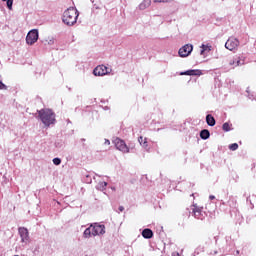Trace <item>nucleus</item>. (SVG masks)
Here are the masks:
<instances>
[{"mask_svg":"<svg viewBox=\"0 0 256 256\" xmlns=\"http://www.w3.org/2000/svg\"><path fill=\"white\" fill-rule=\"evenodd\" d=\"M18 233L21 237L22 243H29V230L25 227H20Z\"/></svg>","mask_w":256,"mask_h":256,"instance_id":"obj_9","label":"nucleus"},{"mask_svg":"<svg viewBox=\"0 0 256 256\" xmlns=\"http://www.w3.org/2000/svg\"><path fill=\"white\" fill-rule=\"evenodd\" d=\"M119 211L122 213V211H125V207H123V206H119Z\"/></svg>","mask_w":256,"mask_h":256,"instance_id":"obj_26","label":"nucleus"},{"mask_svg":"<svg viewBox=\"0 0 256 256\" xmlns=\"http://www.w3.org/2000/svg\"><path fill=\"white\" fill-rule=\"evenodd\" d=\"M229 65L230 67H233V69H235V67H239V65H243V63H241V57L236 56L233 59H230Z\"/></svg>","mask_w":256,"mask_h":256,"instance_id":"obj_10","label":"nucleus"},{"mask_svg":"<svg viewBox=\"0 0 256 256\" xmlns=\"http://www.w3.org/2000/svg\"><path fill=\"white\" fill-rule=\"evenodd\" d=\"M192 51H193V45L186 44L179 49L178 53L181 57H189V55H191Z\"/></svg>","mask_w":256,"mask_h":256,"instance_id":"obj_7","label":"nucleus"},{"mask_svg":"<svg viewBox=\"0 0 256 256\" xmlns=\"http://www.w3.org/2000/svg\"><path fill=\"white\" fill-rule=\"evenodd\" d=\"M94 13H95L96 15L99 14V7H96V8L94 9Z\"/></svg>","mask_w":256,"mask_h":256,"instance_id":"obj_25","label":"nucleus"},{"mask_svg":"<svg viewBox=\"0 0 256 256\" xmlns=\"http://www.w3.org/2000/svg\"><path fill=\"white\" fill-rule=\"evenodd\" d=\"M8 9H13V0H6Z\"/></svg>","mask_w":256,"mask_h":256,"instance_id":"obj_22","label":"nucleus"},{"mask_svg":"<svg viewBox=\"0 0 256 256\" xmlns=\"http://www.w3.org/2000/svg\"><path fill=\"white\" fill-rule=\"evenodd\" d=\"M84 237L86 239H89V237H91V235H93V225H90V227H88L85 231H84Z\"/></svg>","mask_w":256,"mask_h":256,"instance_id":"obj_17","label":"nucleus"},{"mask_svg":"<svg viewBox=\"0 0 256 256\" xmlns=\"http://www.w3.org/2000/svg\"><path fill=\"white\" fill-rule=\"evenodd\" d=\"M105 233V225L94 224L92 225V235L96 237V235H104Z\"/></svg>","mask_w":256,"mask_h":256,"instance_id":"obj_8","label":"nucleus"},{"mask_svg":"<svg viewBox=\"0 0 256 256\" xmlns=\"http://www.w3.org/2000/svg\"><path fill=\"white\" fill-rule=\"evenodd\" d=\"M2 1H7V0H2Z\"/></svg>","mask_w":256,"mask_h":256,"instance_id":"obj_31","label":"nucleus"},{"mask_svg":"<svg viewBox=\"0 0 256 256\" xmlns=\"http://www.w3.org/2000/svg\"><path fill=\"white\" fill-rule=\"evenodd\" d=\"M181 75H189V76H201L203 72L201 70H188Z\"/></svg>","mask_w":256,"mask_h":256,"instance_id":"obj_11","label":"nucleus"},{"mask_svg":"<svg viewBox=\"0 0 256 256\" xmlns=\"http://www.w3.org/2000/svg\"><path fill=\"white\" fill-rule=\"evenodd\" d=\"M78 17L79 11L73 7H70L63 13L62 21L65 23V25L73 26L77 23Z\"/></svg>","mask_w":256,"mask_h":256,"instance_id":"obj_2","label":"nucleus"},{"mask_svg":"<svg viewBox=\"0 0 256 256\" xmlns=\"http://www.w3.org/2000/svg\"><path fill=\"white\" fill-rule=\"evenodd\" d=\"M203 53H205V48H203V50H201V55H203Z\"/></svg>","mask_w":256,"mask_h":256,"instance_id":"obj_29","label":"nucleus"},{"mask_svg":"<svg viewBox=\"0 0 256 256\" xmlns=\"http://www.w3.org/2000/svg\"><path fill=\"white\" fill-rule=\"evenodd\" d=\"M93 73L96 77H103V75H108L109 68L105 65H99L94 69Z\"/></svg>","mask_w":256,"mask_h":256,"instance_id":"obj_6","label":"nucleus"},{"mask_svg":"<svg viewBox=\"0 0 256 256\" xmlns=\"http://www.w3.org/2000/svg\"><path fill=\"white\" fill-rule=\"evenodd\" d=\"M209 199H210V201H213V199H215V196L214 195H210Z\"/></svg>","mask_w":256,"mask_h":256,"instance_id":"obj_27","label":"nucleus"},{"mask_svg":"<svg viewBox=\"0 0 256 256\" xmlns=\"http://www.w3.org/2000/svg\"><path fill=\"white\" fill-rule=\"evenodd\" d=\"M222 129L223 131H231V126L226 122L223 124Z\"/></svg>","mask_w":256,"mask_h":256,"instance_id":"obj_20","label":"nucleus"},{"mask_svg":"<svg viewBox=\"0 0 256 256\" xmlns=\"http://www.w3.org/2000/svg\"><path fill=\"white\" fill-rule=\"evenodd\" d=\"M39 40V31L37 30H31L27 36H26V43L28 45H35L37 41Z\"/></svg>","mask_w":256,"mask_h":256,"instance_id":"obj_3","label":"nucleus"},{"mask_svg":"<svg viewBox=\"0 0 256 256\" xmlns=\"http://www.w3.org/2000/svg\"><path fill=\"white\" fill-rule=\"evenodd\" d=\"M147 7H151V0H144V1L139 5V9H141V11L147 9Z\"/></svg>","mask_w":256,"mask_h":256,"instance_id":"obj_15","label":"nucleus"},{"mask_svg":"<svg viewBox=\"0 0 256 256\" xmlns=\"http://www.w3.org/2000/svg\"><path fill=\"white\" fill-rule=\"evenodd\" d=\"M105 144H106V145H110L111 142H110L109 140H105Z\"/></svg>","mask_w":256,"mask_h":256,"instance_id":"obj_28","label":"nucleus"},{"mask_svg":"<svg viewBox=\"0 0 256 256\" xmlns=\"http://www.w3.org/2000/svg\"><path fill=\"white\" fill-rule=\"evenodd\" d=\"M225 47L229 51H235L239 47V40L237 38H229L225 43Z\"/></svg>","mask_w":256,"mask_h":256,"instance_id":"obj_5","label":"nucleus"},{"mask_svg":"<svg viewBox=\"0 0 256 256\" xmlns=\"http://www.w3.org/2000/svg\"><path fill=\"white\" fill-rule=\"evenodd\" d=\"M0 90L7 91V85L3 84L2 81H0Z\"/></svg>","mask_w":256,"mask_h":256,"instance_id":"obj_23","label":"nucleus"},{"mask_svg":"<svg viewBox=\"0 0 256 256\" xmlns=\"http://www.w3.org/2000/svg\"><path fill=\"white\" fill-rule=\"evenodd\" d=\"M142 237L144 239H151L153 237V230L146 228L142 231Z\"/></svg>","mask_w":256,"mask_h":256,"instance_id":"obj_13","label":"nucleus"},{"mask_svg":"<svg viewBox=\"0 0 256 256\" xmlns=\"http://www.w3.org/2000/svg\"><path fill=\"white\" fill-rule=\"evenodd\" d=\"M206 123L207 125H209V127H215V123H216L215 117H213V115L211 114H208L206 116Z\"/></svg>","mask_w":256,"mask_h":256,"instance_id":"obj_14","label":"nucleus"},{"mask_svg":"<svg viewBox=\"0 0 256 256\" xmlns=\"http://www.w3.org/2000/svg\"><path fill=\"white\" fill-rule=\"evenodd\" d=\"M81 141H82V142H85V138H82Z\"/></svg>","mask_w":256,"mask_h":256,"instance_id":"obj_30","label":"nucleus"},{"mask_svg":"<svg viewBox=\"0 0 256 256\" xmlns=\"http://www.w3.org/2000/svg\"><path fill=\"white\" fill-rule=\"evenodd\" d=\"M138 141L140 145H142V147H145V149H147V138H143V136H140L138 138Z\"/></svg>","mask_w":256,"mask_h":256,"instance_id":"obj_18","label":"nucleus"},{"mask_svg":"<svg viewBox=\"0 0 256 256\" xmlns=\"http://www.w3.org/2000/svg\"><path fill=\"white\" fill-rule=\"evenodd\" d=\"M38 117L45 127L55 125V112L51 109H41L38 111Z\"/></svg>","mask_w":256,"mask_h":256,"instance_id":"obj_1","label":"nucleus"},{"mask_svg":"<svg viewBox=\"0 0 256 256\" xmlns=\"http://www.w3.org/2000/svg\"><path fill=\"white\" fill-rule=\"evenodd\" d=\"M239 149V144L238 143H233L229 146L230 151H237Z\"/></svg>","mask_w":256,"mask_h":256,"instance_id":"obj_19","label":"nucleus"},{"mask_svg":"<svg viewBox=\"0 0 256 256\" xmlns=\"http://www.w3.org/2000/svg\"><path fill=\"white\" fill-rule=\"evenodd\" d=\"M114 144L118 151H121L122 153H129V147H127V144L122 139L116 138L114 140Z\"/></svg>","mask_w":256,"mask_h":256,"instance_id":"obj_4","label":"nucleus"},{"mask_svg":"<svg viewBox=\"0 0 256 256\" xmlns=\"http://www.w3.org/2000/svg\"><path fill=\"white\" fill-rule=\"evenodd\" d=\"M154 3H172L173 0H153Z\"/></svg>","mask_w":256,"mask_h":256,"instance_id":"obj_21","label":"nucleus"},{"mask_svg":"<svg viewBox=\"0 0 256 256\" xmlns=\"http://www.w3.org/2000/svg\"><path fill=\"white\" fill-rule=\"evenodd\" d=\"M200 137L201 139L207 140L209 139V137H211V133L209 132V130L204 129L200 132Z\"/></svg>","mask_w":256,"mask_h":256,"instance_id":"obj_16","label":"nucleus"},{"mask_svg":"<svg viewBox=\"0 0 256 256\" xmlns=\"http://www.w3.org/2000/svg\"><path fill=\"white\" fill-rule=\"evenodd\" d=\"M192 213L196 219H199V217H201V208L197 205H192Z\"/></svg>","mask_w":256,"mask_h":256,"instance_id":"obj_12","label":"nucleus"},{"mask_svg":"<svg viewBox=\"0 0 256 256\" xmlns=\"http://www.w3.org/2000/svg\"><path fill=\"white\" fill-rule=\"evenodd\" d=\"M53 163H54V165H61V160H60V158H54V159H53Z\"/></svg>","mask_w":256,"mask_h":256,"instance_id":"obj_24","label":"nucleus"}]
</instances>
